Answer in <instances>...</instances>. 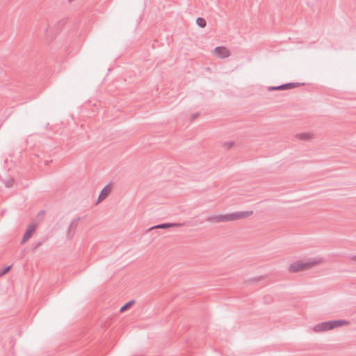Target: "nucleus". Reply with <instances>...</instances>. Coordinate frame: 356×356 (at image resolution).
Instances as JSON below:
<instances>
[{"instance_id": "f257e3e1", "label": "nucleus", "mask_w": 356, "mask_h": 356, "mask_svg": "<svg viewBox=\"0 0 356 356\" xmlns=\"http://www.w3.org/2000/svg\"><path fill=\"white\" fill-rule=\"evenodd\" d=\"M253 213L252 211H238L225 215L209 216L205 219L206 221L211 222H228L236 220L245 218Z\"/></svg>"}, {"instance_id": "f03ea898", "label": "nucleus", "mask_w": 356, "mask_h": 356, "mask_svg": "<svg viewBox=\"0 0 356 356\" xmlns=\"http://www.w3.org/2000/svg\"><path fill=\"white\" fill-rule=\"evenodd\" d=\"M322 259L320 258H314L308 261H297L291 264L289 266V271L291 273H297L311 269L314 266L320 264Z\"/></svg>"}, {"instance_id": "7ed1b4c3", "label": "nucleus", "mask_w": 356, "mask_h": 356, "mask_svg": "<svg viewBox=\"0 0 356 356\" xmlns=\"http://www.w3.org/2000/svg\"><path fill=\"white\" fill-rule=\"evenodd\" d=\"M213 53L219 58H226L230 56L229 50L223 46L216 47L213 49Z\"/></svg>"}, {"instance_id": "20e7f679", "label": "nucleus", "mask_w": 356, "mask_h": 356, "mask_svg": "<svg viewBox=\"0 0 356 356\" xmlns=\"http://www.w3.org/2000/svg\"><path fill=\"white\" fill-rule=\"evenodd\" d=\"M35 226L33 224L29 225L23 236V238L21 241V243H24L27 241H29L30 239V238L31 237L33 233L35 232Z\"/></svg>"}, {"instance_id": "39448f33", "label": "nucleus", "mask_w": 356, "mask_h": 356, "mask_svg": "<svg viewBox=\"0 0 356 356\" xmlns=\"http://www.w3.org/2000/svg\"><path fill=\"white\" fill-rule=\"evenodd\" d=\"M313 330L316 332L327 331L332 330V326H330V321H325L316 325Z\"/></svg>"}, {"instance_id": "423d86ee", "label": "nucleus", "mask_w": 356, "mask_h": 356, "mask_svg": "<svg viewBox=\"0 0 356 356\" xmlns=\"http://www.w3.org/2000/svg\"><path fill=\"white\" fill-rule=\"evenodd\" d=\"M80 220H81V218L77 217L76 219L73 220L72 222H71V224L68 228V231H67V236L69 238H70L75 233L76 228V227L78 225V222Z\"/></svg>"}, {"instance_id": "0eeeda50", "label": "nucleus", "mask_w": 356, "mask_h": 356, "mask_svg": "<svg viewBox=\"0 0 356 356\" xmlns=\"http://www.w3.org/2000/svg\"><path fill=\"white\" fill-rule=\"evenodd\" d=\"M181 226L180 223H163L159 224L157 225H154L149 228L148 232L154 229H168L170 227H177Z\"/></svg>"}, {"instance_id": "6e6552de", "label": "nucleus", "mask_w": 356, "mask_h": 356, "mask_svg": "<svg viewBox=\"0 0 356 356\" xmlns=\"http://www.w3.org/2000/svg\"><path fill=\"white\" fill-rule=\"evenodd\" d=\"M111 189H112V188L110 184L106 185L103 188V189L102 190V191L99 195L97 202H99L100 201L106 198L108 196V195L111 193Z\"/></svg>"}, {"instance_id": "1a4fd4ad", "label": "nucleus", "mask_w": 356, "mask_h": 356, "mask_svg": "<svg viewBox=\"0 0 356 356\" xmlns=\"http://www.w3.org/2000/svg\"><path fill=\"white\" fill-rule=\"evenodd\" d=\"M349 324V322L346 320H335V321H330V326H332V329L334 327H338L342 325H347Z\"/></svg>"}, {"instance_id": "9d476101", "label": "nucleus", "mask_w": 356, "mask_h": 356, "mask_svg": "<svg viewBox=\"0 0 356 356\" xmlns=\"http://www.w3.org/2000/svg\"><path fill=\"white\" fill-rule=\"evenodd\" d=\"M296 138L302 140H309L314 138L311 133H300L296 135Z\"/></svg>"}, {"instance_id": "9b49d317", "label": "nucleus", "mask_w": 356, "mask_h": 356, "mask_svg": "<svg viewBox=\"0 0 356 356\" xmlns=\"http://www.w3.org/2000/svg\"><path fill=\"white\" fill-rule=\"evenodd\" d=\"M300 85L299 83H288L282 84V88L284 90H289L291 88H294Z\"/></svg>"}, {"instance_id": "f8f14e48", "label": "nucleus", "mask_w": 356, "mask_h": 356, "mask_svg": "<svg viewBox=\"0 0 356 356\" xmlns=\"http://www.w3.org/2000/svg\"><path fill=\"white\" fill-rule=\"evenodd\" d=\"M196 23H197V24L200 27H201V28H204V27H205V26H206V25H207V22H206V20H205L204 18H202V17H198V18H197V19H196Z\"/></svg>"}, {"instance_id": "ddd939ff", "label": "nucleus", "mask_w": 356, "mask_h": 356, "mask_svg": "<svg viewBox=\"0 0 356 356\" xmlns=\"http://www.w3.org/2000/svg\"><path fill=\"white\" fill-rule=\"evenodd\" d=\"M134 300H131L128 302H127L125 305H124L121 308H120V312H123L124 311H126L128 308L130 307L131 305H132L134 304Z\"/></svg>"}, {"instance_id": "4468645a", "label": "nucleus", "mask_w": 356, "mask_h": 356, "mask_svg": "<svg viewBox=\"0 0 356 356\" xmlns=\"http://www.w3.org/2000/svg\"><path fill=\"white\" fill-rule=\"evenodd\" d=\"M13 182H14V180L13 179L10 178L9 179L6 183H5V185L6 187H10L13 186Z\"/></svg>"}, {"instance_id": "2eb2a0df", "label": "nucleus", "mask_w": 356, "mask_h": 356, "mask_svg": "<svg viewBox=\"0 0 356 356\" xmlns=\"http://www.w3.org/2000/svg\"><path fill=\"white\" fill-rule=\"evenodd\" d=\"M268 90H284V89L282 88V85H280V86H276V87H269Z\"/></svg>"}, {"instance_id": "dca6fc26", "label": "nucleus", "mask_w": 356, "mask_h": 356, "mask_svg": "<svg viewBox=\"0 0 356 356\" xmlns=\"http://www.w3.org/2000/svg\"><path fill=\"white\" fill-rule=\"evenodd\" d=\"M11 268V266H7L6 268L3 269V270L0 273V275H3L8 273L10 269Z\"/></svg>"}, {"instance_id": "f3484780", "label": "nucleus", "mask_w": 356, "mask_h": 356, "mask_svg": "<svg viewBox=\"0 0 356 356\" xmlns=\"http://www.w3.org/2000/svg\"><path fill=\"white\" fill-rule=\"evenodd\" d=\"M233 145H234V143H232V142H228V143H225V145L227 148L232 147Z\"/></svg>"}, {"instance_id": "a211bd4d", "label": "nucleus", "mask_w": 356, "mask_h": 356, "mask_svg": "<svg viewBox=\"0 0 356 356\" xmlns=\"http://www.w3.org/2000/svg\"><path fill=\"white\" fill-rule=\"evenodd\" d=\"M351 259H352L353 261H356V255H354V256L351 258Z\"/></svg>"}, {"instance_id": "6ab92c4d", "label": "nucleus", "mask_w": 356, "mask_h": 356, "mask_svg": "<svg viewBox=\"0 0 356 356\" xmlns=\"http://www.w3.org/2000/svg\"><path fill=\"white\" fill-rule=\"evenodd\" d=\"M198 115V113L194 114L193 116V119H195Z\"/></svg>"}, {"instance_id": "aec40b11", "label": "nucleus", "mask_w": 356, "mask_h": 356, "mask_svg": "<svg viewBox=\"0 0 356 356\" xmlns=\"http://www.w3.org/2000/svg\"><path fill=\"white\" fill-rule=\"evenodd\" d=\"M68 1H69V2H72V1H73L74 0H68Z\"/></svg>"}]
</instances>
